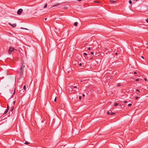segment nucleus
<instances>
[{
	"instance_id": "ddd939ff",
	"label": "nucleus",
	"mask_w": 148,
	"mask_h": 148,
	"mask_svg": "<svg viewBox=\"0 0 148 148\" xmlns=\"http://www.w3.org/2000/svg\"><path fill=\"white\" fill-rule=\"evenodd\" d=\"M24 143L26 145H27L29 144V143L27 141H25Z\"/></svg>"
},
{
	"instance_id": "393cba45",
	"label": "nucleus",
	"mask_w": 148,
	"mask_h": 148,
	"mask_svg": "<svg viewBox=\"0 0 148 148\" xmlns=\"http://www.w3.org/2000/svg\"><path fill=\"white\" fill-rule=\"evenodd\" d=\"M146 22L148 23V18H147L145 20Z\"/></svg>"
},
{
	"instance_id": "5701e85b",
	"label": "nucleus",
	"mask_w": 148,
	"mask_h": 148,
	"mask_svg": "<svg viewBox=\"0 0 148 148\" xmlns=\"http://www.w3.org/2000/svg\"><path fill=\"white\" fill-rule=\"evenodd\" d=\"M56 99H57V97H56L54 99V100L55 102H56Z\"/></svg>"
},
{
	"instance_id": "2eb2a0df",
	"label": "nucleus",
	"mask_w": 148,
	"mask_h": 148,
	"mask_svg": "<svg viewBox=\"0 0 148 148\" xmlns=\"http://www.w3.org/2000/svg\"><path fill=\"white\" fill-rule=\"evenodd\" d=\"M26 86L25 85H24V87H23V89L25 90H26Z\"/></svg>"
},
{
	"instance_id": "f257e3e1",
	"label": "nucleus",
	"mask_w": 148,
	"mask_h": 148,
	"mask_svg": "<svg viewBox=\"0 0 148 148\" xmlns=\"http://www.w3.org/2000/svg\"><path fill=\"white\" fill-rule=\"evenodd\" d=\"M15 49L14 48L10 47L9 48L8 51V53L9 54H10L13 51H14V50Z\"/></svg>"
},
{
	"instance_id": "a18cd8bd",
	"label": "nucleus",
	"mask_w": 148,
	"mask_h": 148,
	"mask_svg": "<svg viewBox=\"0 0 148 148\" xmlns=\"http://www.w3.org/2000/svg\"><path fill=\"white\" fill-rule=\"evenodd\" d=\"M84 97L85 96V95L84 94Z\"/></svg>"
},
{
	"instance_id": "37998d69",
	"label": "nucleus",
	"mask_w": 148,
	"mask_h": 148,
	"mask_svg": "<svg viewBox=\"0 0 148 148\" xmlns=\"http://www.w3.org/2000/svg\"><path fill=\"white\" fill-rule=\"evenodd\" d=\"M47 18H45V21H46V20H47Z\"/></svg>"
},
{
	"instance_id": "c85d7f7f",
	"label": "nucleus",
	"mask_w": 148,
	"mask_h": 148,
	"mask_svg": "<svg viewBox=\"0 0 148 148\" xmlns=\"http://www.w3.org/2000/svg\"><path fill=\"white\" fill-rule=\"evenodd\" d=\"M84 55H85V56H87V54L86 53H84Z\"/></svg>"
},
{
	"instance_id": "f3484780",
	"label": "nucleus",
	"mask_w": 148,
	"mask_h": 148,
	"mask_svg": "<svg viewBox=\"0 0 148 148\" xmlns=\"http://www.w3.org/2000/svg\"><path fill=\"white\" fill-rule=\"evenodd\" d=\"M129 3L130 4H131L132 3V1L131 0H129Z\"/></svg>"
},
{
	"instance_id": "7c9ffc66",
	"label": "nucleus",
	"mask_w": 148,
	"mask_h": 148,
	"mask_svg": "<svg viewBox=\"0 0 148 148\" xmlns=\"http://www.w3.org/2000/svg\"><path fill=\"white\" fill-rule=\"evenodd\" d=\"M9 106H8V104L7 105V109H8V110H9Z\"/></svg>"
},
{
	"instance_id": "473e14b6",
	"label": "nucleus",
	"mask_w": 148,
	"mask_h": 148,
	"mask_svg": "<svg viewBox=\"0 0 148 148\" xmlns=\"http://www.w3.org/2000/svg\"><path fill=\"white\" fill-rule=\"evenodd\" d=\"M88 50H90L91 49L90 47H88Z\"/></svg>"
},
{
	"instance_id": "f8f14e48",
	"label": "nucleus",
	"mask_w": 148,
	"mask_h": 148,
	"mask_svg": "<svg viewBox=\"0 0 148 148\" xmlns=\"http://www.w3.org/2000/svg\"><path fill=\"white\" fill-rule=\"evenodd\" d=\"M47 4H45L44 6V8H46L47 7Z\"/></svg>"
},
{
	"instance_id": "423d86ee",
	"label": "nucleus",
	"mask_w": 148,
	"mask_h": 148,
	"mask_svg": "<svg viewBox=\"0 0 148 148\" xmlns=\"http://www.w3.org/2000/svg\"><path fill=\"white\" fill-rule=\"evenodd\" d=\"M109 1L111 3H115L117 2L116 1L114 0H110Z\"/></svg>"
},
{
	"instance_id": "a19ab883",
	"label": "nucleus",
	"mask_w": 148,
	"mask_h": 148,
	"mask_svg": "<svg viewBox=\"0 0 148 148\" xmlns=\"http://www.w3.org/2000/svg\"><path fill=\"white\" fill-rule=\"evenodd\" d=\"M141 57L142 58H143V59H144V57H143V56H141Z\"/></svg>"
},
{
	"instance_id": "20e7f679",
	"label": "nucleus",
	"mask_w": 148,
	"mask_h": 148,
	"mask_svg": "<svg viewBox=\"0 0 148 148\" xmlns=\"http://www.w3.org/2000/svg\"><path fill=\"white\" fill-rule=\"evenodd\" d=\"M8 24L13 27H15L16 26V24L15 23L12 24L9 23H8Z\"/></svg>"
},
{
	"instance_id": "412c9836",
	"label": "nucleus",
	"mask_w": 148,
	"mask_h": 148,
	"mask_svg": "<svg viewBox=\"0 0 148 148\" xmlns=\"http://www.w3.org/2000/svg\"><path fill=\"white\" fill-rule=\"evenodd\" d=\"M138 98L139 97L138 96H137L136 97H135V99L136 100H137L138 99Z\"/></svg>"
},
{
	"instance_id": "9d476101",
	"label": "nucleus",
	"mask_w": 148,
	"mask_h": 148,
	"mask_svg": "<svg viewBox=\"0 0 148 148\" xmlns=\"http://www.w3.org/2000/svg\"><path fill=\"white\" fill-rule=\"evenodd\" d=\"M78 23L77 22H75L74 23V25L75 26H77V24H78Z\"/></svg>"
},
{
	"instance_id": "79ce46f5",
	"label": "nucleus",
	"mask_w": 148,
	"mask_h": 148,
	"mask_svg": "<svg viewBox=\"0 0 148 148\" xmlns=\"http://www.w3.org/2000/svg\"><path fill=\"white\" fill-rule=\"evenodd\" d=\"M24 29H24L28 30L27 29V28H24Z\"/></svg>"
},
{
	"instance_id": "cd10ccee",
	"label": "nucleus",
	"mask_w": 148,
	"mask_h": 148,
	"mask_svg": "<svg viewBox=\"0 0 148 148\" xmlns=\"http://www.w3.org/2000/svg\"><path fill=\"white\" fill-rule=\"evenodd\" d=\"M15 90H16V89L15 88L14 89V93H13V95L15 94Z\"/></svg>"
},
{
	"instance_id": "6e6552de",
	"label": "nucleus",
	"mask_w": 148,
	"mask_h": 148,
	"mask_svg": "<svg viewBox=\"0 0 148 148\" xmlns=\"http://www.w3.org/2000/svg\"><path fill=\"white\" fill-rule=\"evenodd\" d=\"M8 110H8V109H7L6 110H5V111L4 113L3 114H6L8 112Z\"/></svg>"
},
{
	"instance_id": "dca6fc26",
	"label": "nucleus",
	"mask_w": 148,
	"mask_h": 148,
	"mask_svg": "<svg viewBox=\"0 0 148 148\" xmlns=\"http://www.w3.org/2000/svg\"><path fill=\"white\" fill-rule=\"evenodd\" d=\"M118 104H119L118 103H115L114 105L115 106H118Z\"/></svg>"
},
{
	"instance_id": "bb28decb",
	"label": "nucleus",
	"mask_w": 148,
	"mask_h": 148,
	"mask_svg": "<svg viewBox=\"0 0 148 148\" xmlns=\"http://www.w3.org/2000/svg\"><path fill=\"white\" fill-rule=\"evenodd\" d=\"M87 44H88V43L87 42H86V43H84V45H87Z\"/></svg>"
},
{
	"instance_id": "4c0bfd02",
	"label": "nucleus",
	"mask_w": 148,
	"mask_h": 148,
	"mask_svg": "<svg viewBox=\"0 0 148 148\" xmlns=\"http://www.w3.org/2000/svg\"><path fill=\"white\" fill-rule=\"evenodd\" d=\"M136 73H137L136 72H134V74H136Z\"/></svg>"
},
{
	"instance_id": "c756f323",
	"label": "nucleus",
	"mask_w": 148,
	"mask_h": 148,
	"mask_svg": "<svg viewBox=\"0 0 148 148\" xmlns=\"http://www.w3.org/2000/svg\"><path fill=\"white\" fill-rule=\"evenodd\" d=\"M144 79L145 81H147V80L146 78H144Z\"/></svg>"
},
{
	"instance_id": "9b49d317",
	"label": "nucleus",
	"mask_w": 148,
	"mask_h": 148,
	"mask_svg": "<svg viewBox=\"0 0 148 148\" xmlns=\"http://www.w3.org/2000/svg\"><path fill=\"white\" fill-rule=\"evenodd\" d=\"M115 114V113H114V112H111L110 113V114L111 115H114Z\"/></svg>"
},
{
	"instance_id": "39448f33",
	"label": "nucleus",
	"mask_w": 148,
	"mask_h": 148,
	"mask_svg": "<svg viewBox=\"0 0 148 148\" xmlns=\"http://www.w3.org/2000/svg\"><path fill=\"white\" fill-rule=\"evenodd\" d=\"M20 71H21V74L22 75H22V73H23V68L22 67V66H21L20 68Z\"/></svg>"
},
{
	"instance_id": "c9c22d12",
	"label": "nucleus",
	"mask_w": 148,
	"mask_h": 148,
	"mask_svg": "<svg viewBox=\"0 0 148 148\" xmlns=\"http://www.w3.org/2000/svg\"><path fill=\"white\" fill-rule=\"evenodd\" d=\"M92 58H89V60H90V59H92Z\"/></svg>"
},
{
	"instance_id": "aec40b11",
	"label": "nucleus",
	"mask_w": 148,
	"mask_h": 148,
	"mask_svg": "<svg viewBox=\"0 0 148 148\" xmlns=\"http://www.w3.org/2000/svg\"><path fill=\"white\" fill-rule=\"evenodd\" d=\"M94 2H96V3H100V2H99L97 1H94Z\"/></svg>"
},
{
	"instance_id": "58836bf2",
	"label": "nucleus",
	"mask_w": 148,
	"mask_h": 148,
	"mask_svg": "<svg viewBox=\"0 0 148 148\" xmlns=\"http://www.w3.org/2000/svg\"><path fill=\"white\" fill-rule=\"evenodd\" d=\"M16 102L15 101H14V102H13V103H14V104Z\"/></svg>"
},
{
	"instance_id": "0eeeda50",
	"label": "nucleus",
	"mask_w": 148,
	"mask_h": 148,
	"mask_svg": "<svg viewBox=\"0 0 148 148\" xmlns=\"http://www.w3.org/2000/svg\"><path fill=\"white\" fill-rule=\"evenodd\" d=\"M60 5V3H57V4H56V5H54L53 6V7H54L55 6H58L59 5Z\"/></svg>"
},
{
	"instance_id": "72a5a7b5",
	"label": "nucleus",
	"mask_w": 148,
	"mask_h": 148,
	"mask_svg": "<svg viewBox=\"0 0 148 148\" xmlns=\"http://www.w3.org/2000/svg\"><path fill=\"white\" fill-rule=\"evenodd\" d=\"M139 80V79H136V81H138Z\"/></svg>"
},
{
	"instance_id": "2f4dec72",
	"label": "nucleus",
	"mask_w": 148,
	"mask_h": 148,
	"mask_svg": "<svg viewBox=\"0 0 148 148\" xmlns=\"http://www.w3.org/2000/svg\"><path fill=\"white\" fill-rule=\"evenodd\" d=\"M91 54L92 55H93L94 54V52H91Z\"/></svg>"
},
{
	"instance_id": "7ed1b4c3",
	"label": "nucleus",
	"mask_w": 148,
	"mask_h": 148,
	"mask_svg": "<svg viewBox=\"0 0 148 148\" xmlns=\"http://www.w3.org/2000/svg\"><path fill=\"white\" fill-rule=\"evenodd\" d=\"M23 11V10L22 9H19L17 11V14L18 15H20Z\"/></svg>"
},
{
	"instance_id": "c03bdc74",
	"label": "nucleus",
	"mask_w": 148,
	"mask_h": 148,
	"mask_svg": "<svg viewBox=\"0 0 148 148\" xmlns=\"http://www.w3.org/2000/svg\"><path fill=\"white\" fill-rule=\"evenodd\" d=\"M115 54L116 55H117V53H115Z\"/></svg>"
},
{
	"instance_id": "f704fd0d",
	"label": "nucleus",
	"mask_w": 148,
	"mask_h": 148,
	"mask_svg": "<svg viewBox=\"0 0 148 148\" xmlns=\"http://www.w3.org/2000/svg\"><path fill=\"white\" fill-rule=\"evenodd\" d=\"M127 102V101H124V103H126Z\"/></svg>"
},
{
	"instance_id": "a878e982",
	"label": "nucleus",
	"mask_w": 148,
	"mask_h": 148,
	"mask_svg": "<svg viewBox=\"0 0 148 148\" xmlns=\"http://www.w3.org/2000/svg\"><path fill=\"white\" fill-rule=\"evenodd\" d=\"M107 114H108V115H109V114H110V112H107Z\"/></svg>"
},
{
	"instance_id": "b1692460",
	"label": "nucleus",
	"mask_w": 148,
	"mask_h": 148,
	"mask_svg": "<svg viewBox=\"0 0 148 148\" xmlns=\"http://www.w3.org/2000/svg\"><path fill=\"white\" fill-rule=\"evenodd\" d=\"M88 58H89L88 56H87V57H85L86 59L87 60H89V59H88Z\"/></svg>"
},
{
	"instance_id": "f03ea898",
	"label": "nucleus",
	"mask_w": 148,
	"mask_h": 148,
	"mask_svg": "<svg viewBox=\"0 0 148 148\" xmlns=\"http://www.w3.org/2000/svg\"><path fill=\"white\" fill-rule=\"evenodd\" d=\"M77 88V87L76 86H71V87H70L69 89L70 91H71V92L72 93H73L74 92H73L72 89H73L74 88Z\"/></svg>"
},
{
	"instance_id": "a211bd4d",
	"label": "nucleus",
	"mask_w": 148,
	"mask_h": 148,
	"mask_svg": "<svg viewBox=\"0 0 148 148\" xmlns=\"http://www.w3.org/2000/svg\"><path fill=\"white\" fill-rule=\"evenodd\" d=\"M132 104L131 103H129L128 104V106L129 107H130L132 106Z\"/></svg>"
},
{
	"instance_id": "1a4fd4ad",
	"label": "nucleus",
	"mask_w": 148,
	"mask_h": 148,
	"mask_svg": "<svg viewBox=\"0 0 148 148\" xmlns=\"http://www.w3.org/2000/svg\"><path fill=\"white\" fill-rule=\"evenodd\" d=\"M14 109V107L13 106L11 108V109L10 110V112H12V110H13Z\"/></svg>"
},
{
	"instance_id": "ea45409f",
	"label": "nucleus",
	"mask_w": 148,
	"mask_h": 148,
	"mask_svg": "<svg viewBox=\"0 0 148 148\" xmlns=\"http://www.w3.org/2000/svg\"><path fill=\"white\" fill-rule=\"evenodd\" d=\"M21 29H25L24 28H23V27H21Z\"/></svg>"
},
{
	"instance_id": "4be33fe9",
	"label": "nucleus",
	"mask_w": 148,
	"mask_h": 148,
	"mask_svg": "<svg viewBox=\"0 0 148 148\" xmlns=\"http://www.w3.org/2000/svg\"><path fill=\"white\" fill-rule=\"evenodd\" d=\"M79 99L80 100L82 99V97L81 96H79Z\"/></svg>"
},
{
	"instance_id": "e433bc0d",
	"label": "nucleus",
	"mask_w": 148,
	"mask_h": 148,
	"mask_svg": "<svg viewBox=\"0 0 148 148\" xmlns=\"http://www.w3.org/2000/svg\"><path fill=\"white\" fill-rule=\"evenodd\" d=\"M79 65L80 66H81L82 65V63H80L79 64Z\"/></svg>"
},
{
	"instance_id": "4468645a",
	"label": "nucleus",
	"mask_w": 148,
	"mask_h": 148,
	"mask_svg": "<svg viewBox=\"0 0 148 148\" xmlns=\"http://www.w3.org/2000/svg\"><path fill=\"white\" fill-rule=\"evenodd\" d=\"M121 84H120V83H118L117 85V87H119V86H121Z\"/></svg>"
},
{
	"instance_id": "6ab92c4d",
	"label": "nucleus",
	"mask_w": 148,
	"mask_h": 148,
	"mask_svg": "<svg viewBox=\"0 0 148 148\" xmlns=\"http://www.w3.org/2000/svg\"><path fill=\"white\" fill-rule=\"evenodd\" d=\"M136 90L137 91V92H139L140 93H141V92L140 91V90L138 89H136Z\"/></svg>"
}]
</instances>
